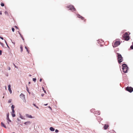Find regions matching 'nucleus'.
<instances>
[{"mask_svg": "<svg viewBox=\"0 0 133 133\" xmlns=\"http://www.w3.org/2000/svg\"><path fill=\"white\" fill-rule=\"evenodd\" d=\"M122 70L125 73H127L128 69L127 66L125 64H123L122 65Z\"/></svg>", "mask_w": 133, "mask_h": 133, "instance_id": "1", "label": "nucleus"}, {"mask_svg": "<svg viewBox=\"0 0 133 133\" xmlns=\"http://www.w3.org/2000/svg\"><path fill=\"white\" fill-rule=\"evenodd\" d=\"M123 36L124 38L125 41H128L129 40L130 37L127 32H125L124 34L123 35Z\"/></svg>", "mask_w": 133, "mask_h": 133, "instance_id": "2", "label": "nucleus"}, {"mask_svg": "<svg viewBox=\"0 0 133 133\" xmlns=\"http://www.w3.org/2000/svg\"><path fill=\"white\" fill-rule=\"evenodd\" d=\"M117 55L118 62L119 63H120L123 61V57H122L121 55L119 53H117Z\"/></svg>", "mask_w": 133, "mask_h": 133, "instance_id": "3", "label": "nucleus"}, {"mask_svg": "<svg viewBox=\"0 0 133 133\" xmlns=\"http://www.w3.org/2000/svg\"><path fill=\"white\" fill-rule=\"evenodd\" d=\"M67 8H69V10H71L73 11H75L76 10L75 8L72 5L68 6H67Z\"/></svg>", "mask_w": 133, "mask_h": 133, "instance_id": "4", "label": "nucleus"}, {"mask_svg": "<svg viewBox=\"0 0 133 133\" xmlns=\"http://www.w3.org/2000/svg\"><path fill=\"white\" fill-rule=\"evenodd\" d=\"M120 44V43L119 41H116L114 43V44H113L112 45L113 47H115L119 45Z\"/></svg>", "mask_w": 133, "mask_h": 133, "instance_id": "5", "label": "nucleus"}, {"mask_svg": "<svg viewBox=\"0 0 133 133\" xmlns=\"http://www.w3.org/2000/svg\"><path fill=\"white\" fill-rule=\"evenodd\" d=\"M126 90L130 92H132L133 91V88L131 87L128 86L126 88Z\"/></svg>", "mask_w": 133, "mask_h": 133, "instance_id": "6", "label": "nucleus"}, {"mask_svg": "<svg viewBox=\"0 0 133 133\" xmlns=\"http://www.w3.org/2000/svg\"><path fill=\"white\" fill-rule=\"evenodd\" d=\"M8 90L10 94L12 93V91L11 88V85H9L8 86Z\"/></svg>", "mask_w": 133, "mask_h": 133, "instance_id": "7", "label": "nucleus"}, {"mask_svg": "<svg viewBox=\"0 0 133 133\" xmlns=\"http://www.w3.org/2000/svg\"><path fill=\"white\" fill-rule=\"evenodd\" d=\"M26 117L29 118H33L31 115H29L28 114H26Z\"/></svg>", "mask_w": 133, "mask_h": 133, "instance_id": "8", "label": "nucleus"}, {"mask_svg": "<svg viewBox=\"0 0 133 133\" xmlns=\"http://www.w3.org/2000/svg\"><path fill=\"white\" fill-rule=\"evenodd\" d=\"M31 123L30 121H28L27 122H25L24 124L25 125H29Z\"/></svg>", "mask_w": 133, "mask_h": 133, "instance_id": "9", "label": "nucleus"}, {"mask_svg": "<svg viewBox=\"0 0 133 133\" xmlns=\"http://www.w3.org/2000/svg\"><path fill=\"white\" fill-rule=\"evenodd\" d=\"M95 112L94 114L97 115H99L100 114V112L99 111H96L94 112Z\"/></svg>", "mask_w": 133, "mask_h": 133, "instance_id": "10", "label": "nucleus"}, {"mask_svg": "<svg viewBox=\"0 0 133 133\" xmlns=\"http://www.w3.org/2000/svg\"><path fill=\"white\" fill-rule=\"evenodd\" d=\"M109 127V125L107 124H105L104 127V129L106 130Z\"/></svg>", "mask_w": 133, "mask_h": 133, "instance_id": "11", "label": "nucleus"}, {"mask_svg": "<svg viewBox=\"0 0 133 133\" xmlns=\"http://www.w3.org/2000/svg\"><path fill=\"white\" fill-rule=\"evenodd\" d=\"M7 120L9 121V122H11V120L9 118V114H8L7 115Z\"/></svg>", "mask_w": 133, "mask_h": 133, "instance_id": "12", "label": "nucleus"}, {"mask_svg": "<svg viewBox=\"0 0 133 133\" xmlns=\"http://www.w3.org/2000/svg\"><path fill=\"white\" fill-rule=\"evenodd\" d=\"M1 125L2 127H3L5 128H6L5 125L2 122L1 123Z\"/></svg>", "mask_w": 133, "mask_h": 133, "instance_id": "13", "label": "nucleus"}, {"mask_svg": "<svg viewBox=\"0 0 133 133\" xmlns=\"http://www.w3.org/2000/svg\"><path fill=\"white\" fill-rule=\"evenodd\" d=\"M20 96L21 98H25L24 95L22 94H21L20 95Z\"/></svg>", "mask_w": 133, "mask_h": 133, "instance_id": "14", "label": "nucleus"}, {"mask_svg": "<svg viewBox=\"0 0 133 133\" xmlns=\"http://www.w3.org/2000/svg\"><path fill=\"white\" fill-rule=\"evenodd\" d=\"M20 48L21 49V52H22L23 51V47L22 45H20Z\"/></svg>", "mask_w": 133, "mask_h": 133, "instance_id": "15", "label": "nucleus"}, {"mask_svg": "<svg viewBox=\"0 0 133 133\" xmlns=\"http://www.w3.org/2000/svg\"><path fill=\"white\" fill-rule=\"evenodd\" d=\"M50 129L52 131H54L55 130V129L52 127H50Z\"/></svg>", "mask_w": 133, "mask_h": 133, "instance_id": "16", "label": "nucleus"}, {"mask_svg": "<svg viewBox=\"0 0 133 133\" xmlns=\"http://www.w3.org/2000/svg\"><path fill=\"white\" fill-rule=\"evenodd\" d=\"M25 48L26 49L27 51L28 52V53H29V51L28 48L27 47H26V46H25Z\"/></svg>", "mask_w": 133, "mask_h": 133, "instance_id": "17", "label": "nucleus"}, {"mask_svg": "<svg viewBox=\"0 0 133 133\" xmlns=\"http://www.w3.org/2000/svg\"><path fill=\"white\" fill-rule=\"evenodd\" d=\"M130 48L132 49H133V42H132V45L131 46Z\"/></svg>", "mask_w": 133, "mask_h": 133, "instance_id": "18", "label": "nucleus"}, {"mask_svg": "<svg viewBox=\"0 0 133 133\" xmlns=\"http://www.w3.org/2000/svg\"><path fill=\"white\" fill-rule=\"evenodd\" d=\"M12 115L13 117H15V115L14 113H13L12 114Z\"/></svg>", "mask_w": 133, "mask_h": 133, "instance_id": "19", "label": "nucleus"}, {"mask_svg": "<svg viewBox=\"0 0 133 133\" xmlns=\"http://www.w3.org/2000/svg\"><path fill=\"white\" fill-rule=\"evenodd\" d=\"M14 107H15L13 105H12L11 107V108L12 109H14Z\"/></svg>", "mask_w": 133, "mask_h": 133, "instance_id": "20", "label": "nucleus"}, {"mask_svg": "<svg viewBox=\"0 0 133 133\" xmlns=\"http://www.w3.org/2000/svg\"><path fill=\"white\" fill-rule=\"evenodd\" d=\"M33 81H34L35 82L36 81V78H33L32 79Z\"/></svg>", "mask_w": 133, "mask_h": 133, "instance_id": "21", "label": "nucleus"}, {"mask_svg": "<svg viewBox=\"0 0 133 133\" xmlns=\"http://www.w3.org/2000/svg\"><path fill=\"white\" fill-rule=\"evenodd\" d=\"M80 18H81V19H82V20H83L84 19V18L82 16H80Z\"/></svg>", "mask_w": 133, "mask_h": 133, "instance_id": "22", "label": "nucleus"}, {"mask_svg": "<svg viewBox=\"0 0 133 133\" xmlns=\"http://www.w3.org/2000/svg\"><path fill=\"white\" fill-rule=\"evenodd\" d=\"M33 105H34L35 106V107H36L37 108H38V109L39 108L35 104H33Z\"/></svg>", "mask_w": 133, "mask_h": 133, "instance_id": "23", "label": "nucleus"}, {"mask_svg": "<svg viewBox=\"0 0 133 133\" xmlns=\"http://www.w3.org/2000/svg\"><path fill=\"white\" fill-rule=\"evenodd\" d=\"M12 101V100L11 99H9L8 101V103H10Z\"/></svg>", "mask_w": 133, "mask_h": 133, "instance_id": "24", "label": "nucleus"}, {"mask_svg": "<svg viewBox=\"0 0 133 133\" xmlns=\"http://www.w3.org/2000/svg\"><path fill=\"white\" fill-rule=\"evenodd\" d=\"M1 6H4V3H2L1 4Z\"/></svg>", "mask_w": 133, "mask_h": 133, "instance_id": "25", "label": "nucleus"}, {"mask_svg": "<svg viewBox=\"0 0 133 133\" xmlns=\"http://www.w3.org/2000/svg\"><path fill=\"white\" fill-rule=\"evenodd\" d=\"M12 30L13 32H14L15 31V29L13 28H12Z\"/></svg>", "mask_w": 133, "mask_h": 133, "instance_id": "26", "label": "nucleus"}, {"mask_svg": "<svg viewBox=\"0 0 133 133\" xmlns=\"http://www.w3.org/2000/svg\"><path fill=\"white\" fill-rule=\"evenodd\" d=\"M55 132H58V130L57 129L55 130Z\"/></svg>", "mask_w": 133, "mask_h": 133, "instance_id": "27", "label": "nucleus"}, {"mask_svg": "<svg viewBox=\"0 0 133 133\" xmlns=\"http://www.w3.org/2000/svg\"><path fill=\"white\" fill-rule=\"evenodd\" d=\"M13 65H14V66L15 68H18V67L16 66L15 65V64H14L13 63Z\"/></svg>", "mask_w": 133, "mask_h": 133, "instance_id": "28", "label": "nucleus"}, {"mask_svg": "<svg viewBox=\"0 0 133 133\" xmlns=\"http://www.w3.org/2000/svg\"><path fill=\"white\" fill-rule=\"evenodd\" d=\"M12 113H14L15 111H14V109H12Z\"/></svg>", "mask_w": 133, "mask_h": 133, "instance_id": "29", "label": "nucleus"}, {"mask_svg": "<svg viewBox=\"0 0 133 133\" xmlns=\"http://www.w3.org/2000/svg\"><path fill=\"white\" fill-rule=\"evenodd\" d=\"M94 110H95L94 109H91V112H92L93 111H94Z\"/></svg>", "mask_w": 133, "mask_h": 133, "instance_id": "30", "label": "nucleus"}, {"mask_svg": "<svg viewBox=\"0 0 133 133\" xmlns=\"http://www.w3.org/2000/svg\"><path fill=\"white\" fill-rule=\"evenodd\" d=\"M2 51L1 50H0V55H2Z\"/></svg>", "mask_w": 133, "mask_h": 133, "instance_id": "31", "label": "nucleus"}, {"mask_svg": "<svg viewBox=\"0 0 133 133\" xmlns=\"http://www.w3.org/2000/svg\"><path fill=\"white\" fill-rule=\"evenodd\" d=\"M80 16H80V15H77V17H78V18H80Z\"/></svg>", "mask_w": 133, "mask_h": 133, "instance_id": "32", "label": "nucleus"}, {"mask_svg": "<svg viewBox=\"0 0 133 133\" xmlns=\"http://www.w3.org/2000/svg\"><path fill=\"white\" fill-rule=\"evenodd\" d=\"M26 88H27V91L28 92H29V89H28V88L27 87Z\"/></svg>", "mask_w": 133, "mask_h": 133, "instance_id": "33", "label": "nucleus"}, {"mask_svg": "<svg viewBox=\"0 0 133 133\" xmlns=\"http://www.w3.org/2000/svg\"><path fill=\"white\" fill-rule=\"evenodd\" d=\"M19 34L20 35V36H21V37H22V36H22V35L21 34V33H20V32H19Z\"/></svg>", "mask_w": 133, "mask_h": 133, "instance_id": "34", "label": "nucleus"}, {"mask_svg": "<svg viewBox=\"0 0 133 133\" xmlns=\"http://www.w3.org/2000/svg\"><path fill=\"white\" fill-rule=\"evenodd\" d=\"M8 70H10V67H8Z\"/></svg>", "mask_w": 133, "mask_h": 133, "instance_id": "35", "label": "nucleus"}, {"mask_svg": "<svg viewBox=\"0 0 133 133\" xmlns=\"http://www.w3.org/2000/svg\"><path fill=\"white\" fill-rule=\"evenodd\" d=\"M42 80V79H41V78L40 79H39L40 82H41Z\"/></svg>", "mask_w": 133, "mask_h": 133, "instance_id": "36", "label": "nucleus"}, {"mask_svg": "<svg viewBox=\"0 0 133 133\" xmlns=\"http://www.w3.org/2000/svg\"><path fill=\"white\" fill-rule=\"evenodd\" d=\"M15 28H16V29H18V27L17 26H15Z\"/></svg>", "mask_w": 133, "mask_h": 133, "instance_id": "37", "label": "nucleus"}, {"mask_svg": "<svg viewBox=\"0 0 133 133\" xmlns=\"http://www.w3.org/2000/svg\"><path fill=\"white\" fill-rule=\"evenodd\" d=\"M0 38L3 40V38L2 37H0Z\"/></svg>", "mask_w": 133, "mask_h": 133, "instance_id": "38", "label": "nucleus"}, {"mask_svg": "<svg viewBox=\"0 0 133 133\" xmlns=\"http://www.w3.org/2000/svg\"><path fill=\"white\" fill-rule=\"evenodd\" d=\"M21 38H22V39H23V40H24V38H23V36H22V37Z\"/></svg>", "mask_w": 133, "mask_h": 133, "instance_id": "39", "label": "nucleus"}, {"mask_svg": "<svg viewBox=\"0 0 133 133\" xmlns=\"http://www.w3.org/2000/svg\"><path fill=\"white\" fill-rule=\"evenodd\" d=\"M21 38H22V39H23V40H24V38H23V36H22V37Z\"/></svg>", "mask_w": 133, "mask_h": 133, "instance_id": "40", "label": "nucleus"}, {"mask_svg": "<svg viewBox=\"0 0 133 133\" xmlns=\"http://www.w3.org/2000/svg\"><path fill=\"white\" fill-rule=\"evenodd\" d=\"M2 13L1 11H0V15H2Z\"/></svg>", "mask_w": 133, "mask_h": 133, "instance_id": "41", "label": "nucleus"}, {"mask_svg": "<svg viewBox=\"0 0 133 133\" xmlns=\"http://www.w3.org/2000/svg\"><path fill=\"white\" fill-rule=\"evenodd\" d=\"M49 108L50 109H51V108L50 107V106H49Z\"/></svg>", "mask_w": 133, "mask_h": 133, "instance_id": "42", "label": "nucleus"}, {"mask_svg": "<svg viewBox=\"0 0 133 133\" xmlns=\"http://www.w3.org/2000/svg\"><path fill=\"white\" fill-rule=\"evenodd\" d=\"M42 89H43V90H44V88L43 87H42Z\"/></svg>", "mask_w": 133, "mask_h": 133, "instance_id": "43", "label": "nucleus"}, {"mask_svg": "<svg viewBox=\"0 0 133 133\" xmlns=\"http://www.w3.org/2000/svg\"><path fill=\"white\" fill-rule=\"evenodd\" d=\"M44 92L45 93H46V91L45 90H44Z\"/></svg>", "mask_w": 133, "mask_h": 133, "instance_id": "44", "label": "nucleus"}, {"mask_svg": "<svg viewBox=\"0 0 133 133\" xmlns=\"http://www.w3.org/2000/svg\"><path fill=\"white\" fill-rule=\"evenodd\" d=\"M43 95H44V94H41V96H43Z\"/></svg>", "mask_w": 133, "mask_h": 133, "instance_id": "45", "label": "nucleus"}, {"mask_svg": "<svg viewBox=\"0 0 133 133\" xmlns=\"http://www.w3.org/2000/svg\"><path fill=\"white\" fill-rule=\"evenodd\" d=\"M48 104H45L44 105L45 106H46Z\"/></svg>", "mask_w": 133, "mask_h": 133, "instance_id": "46", "label": "nucleus"}, {"mask_svg": "<svg viewBox=\"0 0 133 133\" xmlns=\"http://www.w3.org/2000/svg\"><path fill=\"white\" fill-rule=\"evenodd\" d=\"M31 76V75H29V76Z\"/></svg>", "mask_w": 133, "mask_h": 133, "instance_id": "47", "label": "nucleus"}, {"mask_svg": "<svg viewBox=\"0 0 133 133\" xmlns=\"http://www.w3.org/2000/svg\"><path fill=\"white\" fill-rule=\"evenodd\" d=\"M17 120H18V121H19V119H18V118H17Z\"/></svg>", "mask_w": 133, "mask_h": 133, "instance_id": "48", "label": "nucleus"}, {"mask_svg": "<svg viewBox=\"0 0 133 133\" xmlns=\"http://www.w3.org/2000/svg\"><path fill=\"white\" fill-rule=\"evenodd\" d=\"M30 82H29V84H30Z\"/></svg>", "mask_w": 133, "mask_h": 133, "instance_id": "49", "label": "nucleus"}, {"mask_svg": "<svg viewBox=\"0 0 133 133\" xmlns=\"http://www.w3.org/2000/svg\"><path fill=\"white\" fill-rule=\"evenodd\" d=\"M13 133H15V132H13Z\"/></svg>", "mask_w": 133, "mask_h": 133, "instance_id": "50", "label": "nucleus"}]
</instances>
